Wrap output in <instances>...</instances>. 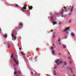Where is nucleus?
Instances as JSON below:
<instances>
[{
  "label": "nucleus",
  "instance_id": "23",
  "mask_svg": "<svg viewBox=\"0 0 76 76\" xmlns=\"http://www.w3.org/2000/svg\"><path fill=\"white\" fill-rule=\"evenodd\" d=\"M37 51H38V50H39V49H36Z\"/></svg>",
  "mask_w": 76,
  "mask_h": 76
},
{
  "label": "nucleus",
  "instance_id": "21",
  "mask_svg": "<svg viewBox=\"0 0 76 76\" xmlns=\"http://www.w3.org/2000/svg\"><path fill=\"white\" fill-rule=\"evenodd\" d=\"M19 49L20 50H21V48H19Z\"/></svg>",
  "mask_w": 76,
  "mask_h": 76
},
{
  "label": "nucleus",
  "instance_id": "32",
  "mask_svg": "<svg viewBox=\"0 0 76 76\" xmlns=\"http://www.w3.org/2000/svg\"><path fill=\"white\" fill-rule=\"evenodd\" d=\"M69 58V59H71V58H70V57H69V58Z\"/></svg>",
  "mask_w": 76,
  "mask_h": 76
},
{
  "label": "nucleus",
  "instance_id": "41",
  "mask_svg": "<svg viewBox=\"0 0 76 76\" xmlns=\"http://www.w3.org/2000/svg\"><path fill=\"white\" fill-rule=\"evenodd\" d=\"M62 17H63V16L62 15Z\"/></svg>",
  "mask_w": 76,
  "mask_h": 76
},
{
  "label": "nucleus",
  "instance_id": "17",
  "mask_svg": "<svg viewBox=\"0 0 76 76\" xmlns=\"http://www.w3.org/2000/svg\"><path fill=\"white\" fill-rule=\"evenodd\" d=\"M64 65L65 66H66V65H67V64L66 63V62H65L64 64Z\"/></svg>",
  "mask_w": 76,
  "mask_h": 76
},
{
  "label": "nucleus",
  "instance_id": "19",
  "mask_svg": "<svg viewBox=\"0 0 76 76\" xmlns=\"http://www.w3.org/2000/svg\"><path fill=\"white\" fill-rule=\"evenodd\" d=\"M10 45H8V48H10Z\"/></svg>",
  "mask_w": 76,
  "mask_h": 76
},
{
  "label": "nucleus",
  "instance_id": "38",
  "mask_svg": "<svg viewBox=\"0 0 76 76\" xmlns=\"http://www.w3.org/2000/svg\"><path fill=\"white\" fill-rule=\"evenodd\" d=\"M53 46H54V44H53Z\"/></svg>",
  "mask_w": 76,
  "mask_h": 76
},
{
  "label": "nucleus",
  "instance_id": "45",
  "mask_svg": "<svg viewBox=\"0 0 76 76\" xmlns=\"http://www.w3.org/2000/svg\"><path fill=\"white\" fill-rule=\"evenodd\" d=\"M30 56H31L30 55Z\"/></svg>",
  "mask_w": 76,
  "mask_h": 76
},
{
  "label": "nucleus",
  "instance_id": "2",
  "mask_svg": "<svg viewBox=\"0 0 76 76\" xmlns=\"http://www.w3.org/2000/svg\"><path fill=\"white\" fill-rule=\"evenodd\" d=\"M13 59L15 62V64L16 65H19V61L18 60H16L15 59V58H13Z\"/></svg>",
  "mask_w": 76,
  "mask_h": 76
},
{
  "label": "nucleus",
  "instance_id": "31",
  "mask_svg": "<svg viewBox=\"0 0 76 76\" xmlns=\"http://www.w3.org/2000/svg\"><path fill=\"white\" fill-rule=\"evenodd\" d=\"M12 37H14V36L12 34Z\"/></svg>",
  "mask_w": 76,
  "mask_h": 76
},
{
  "label": "nucleus",
  "instance_id": "4",
  "mask_svg": "<svg viewBox=\"0 0 76 76\" xmlns=\"http://www.w3.org/2000/svg\"><path fill=\"white\" fill-rule=\"evenodd\" d=\"M66 11H67V9H66L65 10H62V14H63V13H64V12H66Z\"/></svg>",
  "mask_w": 76,
  "mask_h": 76
},
{
  "label": "nucleus",
  "instance_id": "33",
  "mask_svg": "<svg viewBox=\"0 0 76 76\" xmlns=\"http://www.w3.org/2000/svg\"><path fill=\"white\" fill-rule=\"evenodd\" d=\"M54 73H56V71H54Z\"/></svg>",
  "mask_w": 76,
  "mask_h": 76
},
{
  "label": "nucleus",
  "instance_id": "3",
  "mask_svg": "<svg viewBox=\"0 0 76 76\" xmlns=\"http://www.w3.org/2000/svg\"><path fill=\"white\" fill-rule=\"evenodd\" d=\"M24 7H23V9H22V12H25L23 11V10H26V7H28V5L26 4H25L24 5Z\"/></svg>",
  "mask_w": 76,
  "mask_h": 76
},
{
  "label": "nucleus",
  "instance_id": "25",
  "mask_svg": "<svg viewBox=\"0 0 76 76\" xmlns=\"http://www.w3.org/2000/svg\"><path fill=\"white\" fill-rule=\"evenodd\" d=\"M51 32H53V30H52L51 31Z\"/></svg>",
  "mask_w": 76,
  "mask_h": 76
},
{
  "label": "nucleus",
  "instance_id": "28",
  "mask_svg": "<svg viewBox=\"0 0 76 76\" xmlns=\"http://www.w3.org/2000/svg\"><path fill=\"white\" fill-rule=\"evenodd\" d=\"M56 73H55L54 74V75H56Z\"/></svg>",
  "mask_w": 76,
  "mask_h": 76
},
{
  "label": "nucleus",
  "instance_id": "30",
  "mask_svg": "<svg viewBox=\"0 0 76 76\" xmlns=\"http://www.w3.org/2000/svg\"><path fill=\"white\" fill-rule=\"evenodd\" d=\"M55 14H54V15H53V16H55Z\"/></svg>",
  "mask_w": 76,
  "mask_h": 76
},
{
  "label": "nucleus",
  "instance_id": "22",
  "mask_svg": "<svg viewBox=\"0 0 76 76\" xmlns=\"http://www.w3.org/2000/svg\"><path fill=\"white\" fill-rule=\"evenodd\" d=\"M16 6H17V7H18V4H16Z\"/></svg>",
  "mask_w": 76,
  "mask_h": 76
},
{
  "label": "nucleus",
  "instance_id": "1",
  "mask_svg": "<svg viewBox=\"0 0 76 76\" xmlns=\"http://www.w3.org/2000/svg\"><path fill=\"white\" fill-rule=\"evenodd\" d=\"M60 60L59 59H58L56 60V64H57L58 65H59L60 64H61V63H62V62L61 61L60 62Z\"/></svg>",
  "mask_w": 76,
  "mask_h": 76
},
{
  "label": "nucleus",
  "instance_id": "43",
  "mask_svg": "<svg viewBox=\"0 0 76 76\" xmlns=\"http://www.w3.org/2000/svg\"><path fill=\"white\" fill-rule=\"evenodd\" d=\"M51 20H52V18H51Z\"/></svg>",
  "mask_w": 76,
  "mask_h": 76
},
{
  "label": "nucleus",
  "instance_id": "29",
  "mask_svg": "<svg viewBox=\"0 0 76 76\" xmlns=\"http://www.w3.org/2000/svg\"><path fill=\"white\" fill-rule=\"evenodd\" d=\"M64 9H66V7H64Z\"/></svg>",
  "mask_w": 76,
  "mask_h": 76
},
{
  "label": "nucleus",
  "instance_id": "27",
  "mask_svg": "<svg viewBox=\"0 0 76 76\" xmlns=\"http://www.w3.org/2000/svg\"><path fill=\"white\" fill-rule=\"evenodd\" d=\"M53 48H53V47H52V48H51V49H53Z\"/></svg>",
  "mask_w": 76,
  "mask_h": 76
},
{
  "label": "nucleus",
  "instance_id": "44",
  "mask_svg": "<svg viewBox=\"0 0 76 76\" xmlns=\"http://www.w3.org/2000/svg\"><path fill=\"white\" fill-rule=\"evenodd\" d=\"M25 4H26V3H25Z\"/></svg>",
  "mask_w": 76,
  "mask_h": 76
},
{
  "label": "nucleus",
  "instance_id": "13",
  "mask_svg": "<svg viewBox=\"0 0 76 76\" xmlns=\"http://www.w3.org/2000/svg\"><path fill=\"white\" fill-rule=\"evenodd\" d=\"M16 73H17V72L16 71H15L14 72V75H16Z\"/></svg>",
  "mask_w": 76,
  "mask_h": 76
},
{
  "label": "nucleus",
  "instance_id": "8",
  "mask_svg": "<svg viewBox=\"0 0 76 76\" xmlns=\"http://www.w3.org/2000/svg\"><path fill=\"white\" fill-rule=\"evenodd\" d=\"M69 28H70V27H69V28H66V29L65 30H64V31H67V30H69Z\"/></svg>",
  "mask_w": 76,
  "mask_h": 76
},
{
  "label": "nucleus",
  "instance_id": "7",
  "mask_svg": "<svg viewBox=\"0 0 76 76\" xmlns=\"http://www.w3.org/2000/svg\"><path fill=\"white\" fill-rule=\"evenodd\" d=\"M52 23H53V25H56L57 24V23L56 22H53V21L52 22Z\"/></svg>",
  "mask_w": 76,
  "mask_h": 76
},
{
  "label": "nucleus",
  "instance_id": "12",
  "mask_svg": "<svg viewBox=\"0 0 76 76\" xmlns=\"http://www.w3.org/2000/svg\"><path fill=\"white\" fill-rule=\"evenodd\" d=\"M11 56V57L12 58H13V53L12 54Z\"/></svg>",
  "mask_w": 76,
  "mask_h": 76
},
{
  "label": "nucleus",
  "instance_id": "36",
  "mask_svg": "<svg viewBox=\"0 0 76 76\" xmlns=\"http://www.w3.org/2000/svg\"><path fill=\"white\" fill-rule=\"evenodd\" d=\"M37 58V57H35V58Z\"/></svg>",
  "mask_w": 76,
  "mask_h": 76
},
{
  "label": "nucleus",
  "instance_id": "39",
  "mask_svg": "<svg viewBox=\"0 0 76 76\" xmlns=\"http://www.w3.org/2000/svg\"><path fill=\"white\" fill-rule=\"evenodd\" d=\"M69 54H70V53H69Z\"/></svg>",
  "mask_w": 76,
  "mask_h": 76
},
{
  "label": "nucleus",
  "instance_id": "48",
  "mask_svg": "<svg viewBox=\"0 0 76 76\" xmlns=\"http://www.w3.org/2000/svg\"><path fill=\"white\" fill-rule=\"evenodd\" d=\"M1 30H0V31Z\"/></svg>",
  "mask_w": 76,
  "mask_h": 76
},
{
  "label": "nucleus",
  "instance_id": "35",
  "mask_svg": "<svg viewBox=\"0 0 76 76\" xmlns=\"http://www.w3.org/2000/svg\"><path fill=\"white\" fill-rule=\"evenodd\" d=\"M31 73H32V74H33V72H31Z\"/></svg>",
  "mask_w": 76,
  "mask_h": 76
},
{
  "label": "nucleus",
  "instance_id": "5",
  "mask_svg": "<svg viewBox=\"0 0 76 76\" xmlns=\"http://www.w3.org/2000/svg\"><path fill=\"white\" fill-rule=\"evenodd\" d=\"M33 8V7H32V6H31L29 7H28V9H29L28 11H29L30 10H32V9Z\"/></svg>",
  "mask_w": 76,
  "mask_h": 76
},
{
  "label": "nucleus",
  "instance_id": "10",
  "mask_svg": "<svg viewBox=\"0 0 76 76\" xmlns=\"http://www.w3.org/2000/svg\"><path fill=\"white\" fill-rule=\"evenodd\" d=\"M18 75V74H20V71H18L17 72Z\"/></svg>",
  "mask_w": 76,
  "mask_h": 76
},
{
  "label": "nucleus",
  "instance_id": "6",
  "mask_svg": "<svg viewBox=\"0 0 76 76\" xmlns=\"http://www.w3.org/2000/svg\"><path fill=\"white\" fill-rule=\"evenodd\" d=\"M74 6H73L72 7V8H71V10H70V12H73V8H74Z\"/></svg>",
  "mask_w": 76,
  "mask_h": 76
},
{
  "label": "nucleus",
  "instance_id": "46",
  "mask_svg": "<svg viewBox=\"0 0 76 76\" xmlns=\"http://www.w3.org/2000/svg\"><path fill=\"white\" fill-rule=\"evenodd\" d=\"M74 76H75V75H74Z\"/></svg>",
  "mask_w": 76,
  "mask_h": 76
},
{
  "label": "nucleus",
  "instance_id": "11",
  "mask_svg": "<svg viewBox=\"0 0 76 76\" xmlns=\"http://www.w3.org/2000/svg\"><path fill=\"white\" fill-rule=\"evenodd\" d=\"M72 37H75V34L74 33H72Z\"/></svg>",
  "mask_w": 76,
  "mask_h": 76
},
{
  "label": "nucleus",
  "instance_id": "37",
  "mask_svg": "<svg viewBox=\"0 0 76 76\" xmlns=\"http://www.w3.org/2000/svg\"><path fill=\"white\" fill-rule=\"evenodd\" d=\"M23 55H25V54H23Z\"/></svg>",
  "mask_w": 76,
  "mask_h": 76
},
{
  "label": "nucleus",
  "instance_id": "26",
  "mask_svg": "<svg viewBox=\"0 0 76 76\" xmlns=\"http://www.w3.org/2000/svg\"><path fill=\"white\" fill-rule=\"evenodd\" d=\"M60 39H59L58 40V42H60Z\"/></svg>",
  "mask_w": 76,
  "mask_h": 76
},
{
  "label": "nucleus",
  "instance_id": "18",
  "mask_svg": "<svg viewBox=\"0 0 76 76\" xmlns=\"http://www.w3.org/2000/svg\"><path fill=\"white\" fill-rule=\"evenodd\" d=\"M64 48H66V47L65 45H63Z\"/></svg>",
  "mask_w": 76,
  "mask_h": 76
},
{
  "label": "nucleus",
  "instance_id": "16",
  "mask_svg": "<svg viewBox=\"0 0 76 76\" xmlns=\"http://www.w3.org/2000/svg\"><path fill=\"white\" fill-rule=\"evenodd\" d=\"M20 26H22V23H20Z\"/></svg>",
  "mask_w": 76,
  "mask_h": 76
},
{
  "label": "nucleus",
  "instance_id": "14",
  "mask_svg": "<svg viewBox=\"0 0 76 76\" xmlns=\"http://www.w3.org/2000/svg\"><path fill=\"white\" fill-rule=\"evenodd\" d=\"M14 38L15 39H16V36H14Z\"/></svg>",
  "mask_w": 76,
  "mask_h": 76
},
{
  "label": "nucleus",
  "instance_id": "47",
  "mask_svg": "<svg viewBox=\"0 0 76 76\" xmlns=\"http://www.w3.org/2000/svg\"><path fill=\"white\" fill-rule=\"evenodd\" d=\"M28 53H29V52H28Z\"/></svg>",
  "mask_w": 76,
  "mask_h": 76
},
{
  "label": "nucleus",
  "instance_id": "9",
  "mask_svg": "<svg viewBox=\"0 0 76 76\" xmlns=\"http://www.w3.org/2000/svg\"><path fill=\"white\" fill-rule=\"evenodd\" d=\"M4 37H5V38H6L7 37V34H6L4 35Z\"/></svg>",
  "mask_w": 76,
  "mask_h": 76
},
{
  "label": "nucleus",
  "instance_id": "34",
  "mask_svg": "<svg viewBox=\"0 0 76 76\" xmlns=\"http://www.w3.org/2000/svg\"><path fill=\"white\" fill-rule=\"evenodd\" d=\"M28 7H31V6H28Z\"/></svg>",
  "mask_w": 76,
  "mask_h": 76
},
{
  "label": "nucleus",
  "instance_id": "42",
  "mask_svg": "<svg viewBox=\"0 0 76 76\" xmlns=\"http://www.w3.org/2000/svg\"><path fill=\"white\" fill-rule=\"evenodd\" d=\"M21 53H22H22H23V52H22Z\"/></svg>",
  "mask_w": 76,
  "mask_h": 76
},
{
  "label": "nucleus",
  "instance_id": "15",
  "mask_svg": "<svg viewBox=\"0 0 76 76\" xmlns=\"http://www.w3.org/2000/svg\"><path fill=\"white\" fill-rule=\"evenodd\" d=\"M55 53V51H54V50H53L52 51V53H53V54H54Z\"/></svg>",
  "mask_w": 76,
  "mask_h": 76
},
{
  "label": "nucleus",
  "instance_id": "20",
  "mask_svg": "<svg viewBox=\"0 0 76 76\" xmlns=\"http://www.w3.org/2000/svg\"><path fill=\"white\" fill-rule=\"evenodd\" d=\"M70 70H71V72H72V68H70Z\"/></svg>",
  "mask_w": 76,
  "mask_h": 76
},
{
  "label": "nucleus",
  "instance_id": "24",
  "mask_svg": "<svg viewBox=\"0 0 76 76\" xmlns=\"http://www.w3.org/2000/svg\"><path fill=\"white\" fill-rule=\"evenodd\" d=\"M69 63H70V64H72V62H69Z\"/></svg>",
  "mask_w": 76,
  "mask_h": 76
},
{
  "label": "nucleus",
  "instance_id": "40",
  "mask_svg": "<svg viewBox=\"0 0 76 76\" xmlns=\"http://www.w3.org/2000/svg\"><path fill=\"white\" fill-rule=\"evenodd\" d=\"M70 7H71V6H70Z\"/></svg>",
  "mask_w": 76,
  "mask_h": 76
}]
</instances>
